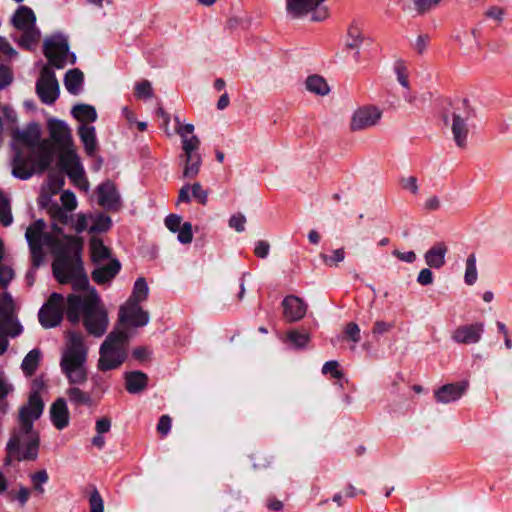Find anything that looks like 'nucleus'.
<instances>
[{"mask_svg": "<svg viewBox=\"0 0 512 512\" xmlns=\"http://www.w3.org/2000/svg\"><path fill=\"white\" fill-rule=\"evenodd\" d=\"M87 355L88 346L85 344L84 336L69 331L62 351L60 368L69 384L65 394L74 407L94 405L91 393L82 388L88 381Z\"/></svg>", "mask_w": 512, "mask_h": 512, "instance_id": "1", "label": "nucleus"}, {"mask_svg": "<svg viewBox=\"0 0 512 512\" xmlns=\"http://www.w3.org/2000/svg\"><path fill=\"white\" fill-rule=\"evenodd\" d=\"M44 409L43 401L33 396L18 411L17 426L7 443L8 458L17 460H35L38 455L40 442L39 432L34 428V422L40 418Z\"/></svg>", "mask_w": 512, "mask_h": 512, "instance_id": "2", "label": "nucleus"}, {"mask_svg": "<svg viewBox=\"0 0 512 512\" xmlns=\"http://www.w3.org/2000/svg\"><path fill=\"white\" fill-rule=\"evenodd\" d=\"M46 224L43 220H37L32 223L25 233L26 240L29 244L33 262L36 266L40 264L43 258V247H48L54 254H64V237L62 229L56 224H52V232H45Z\"/></svg>", "mask_w": 512, "mask_h": 512, "instance_id": "3", "label": "nucleus"}, {"mask_svg": "<svg viewBox=\"0 0 512 512\" xmlns=\"http://www.w3.org/2000/svg\"><path fill=\"white\" fill-rule=\"evenodd\" d=\"M129 347V334L116 327L103 341L99 349L97 369L107 372L119 368L126 360Z\"/></svg>", "mask_w": 512, "mask_h": 512, "instance_id": "4", "label": "nucleus"}, {"mask_svg": "<svg viewBox=\"0 0 512 512\" xmlns=\"http://www.w3.org/2000/svg\"><path fill=\"white\" fill-rule=\"evenodd\" d=\"M83 324L94 337L103 336L109 325L108 312L94 289L83 296Z\"/></svg>", "mask_w": 512, "mask_h": 512, "instance_id": "5", "label": "nucleus"}, {"mask_svg": "<svg viewBox=\"0 0 512 512\" xmlns=\"http://www.w3.org/2000/svg\"><path fill=\"white\" fill-rule=\"evenodd\" d=\"M64 248L67 252L56 254L57 259L53 262V273L61 284L70 282V279L83 270L82 262L79 257L69 259V254H78L83 247V241L80 237L65 236Z\"/></svg>", "mask_w": 512, "mask_h": 512, "instance_id": "6", "label": "nucleus"}, {"mask_svg": "<svg viewBox=\"0 0 512 512\" xmlns=\"http://www.w3.org/2000/svg\"><path fill=\"white\" fill-rule=\"evenodd\" d=\"M15 138L31 149V154L37 155V165L40 170H46L52 162V150L48 140L40 139V129L37 125L28 126L22 131L15 132Z\"/></svg>", "mask_w": 512, "mask_h": 512, "instance_id": "7", "label": "nucleus"}, {"mask_svg": "<svg viewBox=\"0 0 512 512\" xmlns=\"http://www.w3.org/2000/svg\"><path fill=\"white\" fill-rule=\"evenodd\" d=\"M44 55L48 59L49 66L62 69L66 64H74L76 57L69 53L67 39L62 35L51 36L44 41Z\"/></svg>", "mask_w": 512, "mask_h": 512, "instance_id": "8", "label": "nucleus"}, {"mask_svg": "<svg viewBox=\"0 0 512 512\" xmlns=\"http://www.w3.org/2000/svg\"><path fill=\"white\" fill-rule=\"evenodd\" d=\"M35 21L36 18L33 11L26 6H21L13 16V25L25 32L21 44L26 48H30L39 41L40 32L35 28Z\"/></svg>", "mask_w": 512, "mask_h": 512, "instance_id": "9", "label": "nucleus"}, {"mask_svg": "<svg viewBox=\"0 0 512 512\" xmlns=\"http://www.w3.org/2000/svg\"><path fill=\"white\" fill-rule=\"evenodd\" d=\"M59 161L72 182L77 187L88 190L89 183L84 177V169L73 146L61 150Z\"/></svg>", "mask_w": 512, "mask_h": 512, "instance_id": "10", "label": "nucleus"}, {"mask_svg": "<svg viewBox=\"0 0 512 512\" xmlns=\"http://www.w3.org/2000/svg\"><path fill=\"white\" fill-rule=\"evenodd\" d=\"M64 298L59 293H52L39 311V321L44 328L58 326L63 318Z\"/></svg>", "mask_w": 512, "mask_h": 512, "instance_id": "11", "label": "nucleus"}, {"mask_svg": "<svg viewBox=\"0 0 512 512\" xmlns=\"http://www.w3.org/2000/svg\"><path fill=\"white\" fill-rule=\"evenodd\" d=\"M36 91L41 101L46 104H52L59 96V83L55 73L49 65H45L36 83Z\"/></svg>", "mask_w": 512, "mask_h": 512, "instance_id": "12", "label": "nucleus"}, {"mask_svg": "<svg viewBox=\"0 0 512 512\" xmlns=\"http://www.w3.org/2000/svg\"><path fill=\"white\" fill-rule=\"evenodd\" d=\"M382 117V111L373 105L358 107L352 113L349 128L352 132H359L377 125Z\"/></svg>", "mask_w": 512, "mask_h": 512, "instance_id": "13", "label": "nucleus"}, {"mask_svg": "<svg viewBox=\"0 0 512 512\" xmlns=\"http://www.w3.org/2000/svg\"><path fill=\"white\" fill-rule=\"evenodd\" d=\"M325 0H287V10L296 17L312 12V20L323 21L329 13L326 7L321 6Z\"/></svg>", "mask_w": 512, "mask_h": 512, "instance_id": "14", "label": "nucleus"}, {"mask_svg": "<svg viewBox=\"0 0 512 512\" xmlns=\"http://www.w3.org/2000/svg\"><path fill=\"white\" fill-rule=\"evenodd\" d=\"M119 324L125 327L145 326L149 321V314L144 311L139 303L126 301L119 308Z\"/></svg>", "mask_w": 512, "mask_h": 512, "instance_id": "15", "label": "nucleus"}, {"mask_svg": "<svg viewBox=\"0 0 512 512\" xmlns=\"http://www.w3.org/2000/svg\"><path fill=\"white\" fill-rule=\"evenodd\" d=\"M284 318L288 322L301 320L307 312V305L304 301L294 295H289L282 302Z\"/></svg>", "mask_w": 512, "mask_h": 512, "instance_id": "16", "label": "nucleus"}, {"mask_svg": "<svg viewBox=\"0 0 512 512\" xmlns=\"http://www.w3.org/2000/svg\"><path fill=\"white\" fill-rule=\"evenodd\" d=\"M49 132L59 149L62 150L73 146L71 130L63 121L51 120L49 122Z\"/></svg>", "mask_w": 512, "mask_h": 512, "instance_id": "17", "label": "nucleus"}, {"mask_svg": "<svg viewBox=\"0 0 512 512\" xmlns=\"http://www.w3.org/2000/svg\"><path fill=\"white\" fill-rule=\"evenodd\" d=\"M484 326L482 323L459 326L452 335V338L461 344H475L481 339Z\"/></svg>", "mask_w": 512, "mask_h": 512, "instance_id": "18", "label": "nucleus"}, {"mask_svg": "<svg viewBox=\"0 0 512 512\" xmlns=\"http://www.w3.org/2000/svg\"><path fill=\"white\" fill-rule=\"evenodd\" d=\"M98 202L109 210H117L120 206V196L115 185L110 182H104L98 187Z\"/></svg>", "mask_w": 512, "mask_h": 512, "instance_id": "19", "label": "nucleus"}, {"mask_svg": "<svg viewBox=\"0 0 512 512\" xmlns=\"http://www.w3.org/2000/svg\"><path fill=\"white\" fill-rule=\"evenodd\" d=\"M37 155L30 153L28 159H24L21 156H16L13 162V175L20 179H28L35 172H43L37 165Z\"/></svg>", "mask_w": 512, "mask_h": 512, "instance_id": "20", "label": "nucleus"}, {"mask_svg": "<svg viewBox=\"0 0 512 512\" xmlns=\"http://www.w3.org/2000/svg\"><path fill=\"white\" fill-rule=\"evenodd\" d=\"M50 418L53 425L62 430L69 424L70 415L66 400L64 398L56 399L50 407Z\"/></svg>", "mask_w": 512, "mask_h": 512, "instance_id": "21", "label": "nucleus"}, {"mask_svg": "<svg viewBox=\"0 0 512 512\" xmlns=\"http://www.w3.org/2000/svg\"><path fill=\"white\" fill-rule=\"evenodd\" d=\"M469 119V115L466 114L463 116L462 114L454 111L452 113V125L451 130L453 133V138L458 147L464 148L466 146V141L468 137V125L467 121Z\"/></svg>", "mask_w": 512, "mask_h": 512, "instance_id": "22", "label": "nucleus"}, {"mask_svg": "<svg viewBox=\"0 0 512 512\" xmlns=\"http://www.w3.org/2000/svg\"><path fill=\"white\" fill-rule=\"evenodd\" d=\"M467 386L466 382L446 384L435 392V397L438 402L448 404L458 400L466 391Z\"/></svg>", "mask_w": 512, "mask_h": 512, "instance_id": "23", "label": "nucleus"}, {"mask_svg": "<svg viewBox=\"0 0 512 512\" xmlns=\"http://www.w3.org/2000/svg\"><path fill=\"white\" fill-rule=\"evenodd\" d=\"M125 388L131 394L144 391L148 384V376L140 371L127 372L124 375Z\"/></svg>", "mask_w": 512, "mask_h": 512, "instance_id": "24", "label": "nucleus"}, {"mask_svg": "<svg viewBox=\"0 0 512 512\" xmlns=\"http://www.w3.org/2000/svg\"><path fill=\"white\" fill-rule=\"evenodd\" d=\"M448 251L444 243H438L425 253V261L429 267L441 268L445 264V255Z\"/></svg>", "mask_w": 512, "mask_h": 512, "instance_id": "25", "label": "nucleus"}, {"mask_svg": "<svg viewBox=\"0 0 512 512\" xmlns=\"http://www.w3.org/2000/svg\"><path fill=\"white\" fill-rule=\"evenodd\" d=\"M120 263L112 260L108 265L99 267L92 272V278L95 282L102 284L110 281L119 271Z\"/></svg>", "mask_w": 512, "mask_h": 512, "instance_id": "26", "label": "nucleus"}, {"mask_svg": "<svg viewBox=\"0 0 512 512\" xmlns=\"http://www.w3.org/2000/svg\"><path fill=\"white\" fill-rule=\"evenodd\" d=\"M365 34L357 24H351L347 30L346 47L359 53L365 41Z\"/></svg>", "mask_w": 512, "mask_h": 512, "instance_id": "27", "label": "nucleus"}, {"mask_svg": "<svg viewBox=\"0 0 512 512\" xmlns=\"http://www.w3.org/2000/svg\"><path fill=\"white\" fill-rule=\"evenodd\" d=\"M83 81V72L75 68L67 71L64 79V85L71 94L76 95L80 92Z\"/></svg>", "mask_w": 512, "mask_h": 512, "instance_id": "28", "label": "nucleus"}, {"mask_svg": "<svg viewBox=\"0 0 512 512\" xmlns=\"http://www.w3.org/2000/svg\"><path fill=\"white\" fill-rule=\"evenodd\" d=\"M306 89L319 96H325L330 92V87L326 80L319 75H311L305 81Z\"/></svg>", "mask_w": 512, "mask_h": 512, "instance_id": "29", "label": "nucleus"}, {"mask_svg": "<svg viewBox=\"0 0 512 512\" xmlns=\"http://www.w3.org/2000/svg\"><path fill=\"white\" fill-rule=\"evenodd\" d=\"M72 114L78 121L84 123V125L90 122H94L97 119L95 108L87 104H79L74 106Z\"/></svg>", "mask_w": 512, "mask_h": 512, "instance_id": "30", "label": "nucleus"}, {"mask_svg": "<svg viewBox=\"0 0 512 512\" xmlns=\"http://www.w3.org/2000/svg\"><path fill=\"white\" fill-rule=\"evenodd\" d=\"M251 23V18L246 15H231L225 23V29L230 32L246 31Z\"/></svg>", "mask_w": 512, "mask_h": 512, "instance_id": "31", "label": "nucleus"}, {"mask_svg": "<svg viewBox=\"0 0 512 512\" xmlns=\"http://www.w3.org/2000/svg\"><path fill=\"white\" fill-rule=\"evenodd\" d=\"M184 157V169L183 176L185 178H194L197 176L200 170V165L202 162L201 156L197 153L183 155Z\"/></svg>", "mask_w": 512, "mask_h": 512, "instance_id": "32", "label": "nucleus"}, {"mask_svg": "<svg viewBox=\"0 0 512 512\" xmlns=\"http://www.w3.org/2000/svg\"><path fill=\"white\" fill-rule=\"evenodd\" d=\"M79 136L84 144L88 154H93L96 149L95 128L88 125H82L79 128Z\"/></svg>", "mask_w": 512, "mask_h": 512, "instance_id": "33", "label": "nucleus"}, {"mask_svg": "<svg viewBox=\"0 0 512 512\" xmlns=\"http://www.w3.org/2000/svg\"><path fill=\"white\" fill-rule=\"evenodd\" d=\"M91 258L93 262L100 263L101 261L108 259L110 256V250L106 247L102 240L93 237L90 241Z\"/></svg>", "mask_w": 512, "mask_h": 512, "instance_id": "34", "label": "nucleus"}, {"mask_svg": "<svg viewBox=\"0 0 512 512\" xmlns=\"http://www.w3.org/2000/svg\"><path fill=\"white\" fill-rule=\"evenodd\" d=\"M22 331L21 325L13 318V314L2 316L0 320V332L15 337Z\"/></svg>", "mask_w": 512, "mask_h": 512, "instance_id": "35", "label": "nucleus"}, {"mask_svg": "<svg viewBox=\"0 0 512 512\" xmlns=\"http://www.w3.org/2000/svg\"><path fill=\"white\" fill-rule=\"evenodd\" d=\"M41 353L38 349L31 350L24 358L22 362V370L27 376L34 374L38 368Z\"/></svg>", "mask_w": 512, "mask_h": 512, "instance_id": "36", "label": "nucleus"}, {"mask_svg": "<svg viewBox=\"0 0 512 512\" xmlns=\"http://www.w3.org/2000/svg\"><path fill=\"white\" fill-rule=\"evenodd\" d=\"M149 288L144 278H138L134 284L131 296L127 301L141 303L148 297Z\"/></svg>", "mask_w": 512, "mask_h": 512, "instance_id": "37", "label": "nucleus"}, {"mask_svg": "<svg viewBox=\"0 0 512 512\" xmlns=\"http://www.w3.org/2000/svg\"><path fill=\"white\" fill-rule=\"evenodd\" d=\"M67 303V318L69 321L77 323L79 320L78 309L83 305V298L78 295H69L67 298Z\"/></svg>", "mask_w": 512, "mask_h": 512, "instance_id": "38", "label": "nucleus"}, {"mask_svg": "<svg viewBox=\"0 0 512 512\" xmlns=\"http://www.w3.org/2000/svg\"><path fill=\"white\" fill-rule=\"evenodd\" d=\"M48 213L53 219L54 223L58 226V223L60 224H67L70 221V216L68 215V211L61 208L57 204H53L49 206Z\"/></svg>", "mask_w": 512, "mask_h": 512, "instance_id": "39", "label": "nucleus"}, {"mask_svg": "<svg viewBox=\"0 0 512 512\" xmlns=\"http://www.w3.org/2000/svg\"><path fill=\"white\" fill-rule=\"evenodd\" d=\"M477 280L476 256L471 254L466 260L465 282L472 285Z\"/></svg>", "mask_w": 512, "mask_h": 512, "instance_id": "40", "label": "nucleus"}, {"mask_svg": "<svg viewBox=\"0 0 512 512\" xmlns=\"http://www.w3.org/2000/svg\"><path fill=\"white\" fill-rule=\"evenodd\" d=\"M135 96L138 99H149L153 96V88L151 82L142 80L135 85Z\"/></svg>", "mask_w": 512, "mask_h": 512, "instance_id": "41", "label": "nucleus"}, {"mask_svg": "<svg viewBox=\"0 0 512 512\" xmlns=\"http://www.w3.org/2000/svg\"><path fill=\"white\" fill-rule=\"evenodd\" d=\"M75 290H83L86 291V294L91 290L89 288V281L87 275L84 272V269L79 272L77 275L73 276L70 279V282Z\"/></svg>", "mask_w": 512, "mask_h": 512, "instance_id": "42", "label": "nucleus"}, {"mask_svg": "<svg viewBox=\"0 0 512 512\" xmlns=\"http://www.w3.org/2000/svg\"><path fill=\"white\" fill-rule=\"evenodd\" d=\"M34 490L39 493H44L43 484L48 481V474L45 470H40L31 475Z\"/></svg>", "mask_w": 512, "mask_h": 512, "instance_id": "43", "label": "nucleus"}, {"mask_svg": "<svg viewBox=\"0 0 512 512\" xmlns=\"http://www.w3.org/2000/svg\"><path fill=\"white\" fill-rule=\"evenodd\" d=\"M14 313V302L10 294L0 295V317Z\"/></svg>", "mask_w": 512, "mask_h": 512, "instance_id": "44", "label": "nucleus"}, {"mask_svg": "<svg viewBox=\"0 0 512 512\" xmlns=\"http://www.w3.org/2000/svg\"><path fill=\"white\" fill-rule=\"evenodd\" d=\"M0 221L4 226H9L13 221L9 201L6 198L0 199Z\"/></svg>", "mask_w": 512, "mask_h": 512, "instance_id": "45", "label": "nucleus"}, {"mask_svg": "<svg viewBox=\"0 0 512 512\" xmlns=\"http://www.w3.org/2000/svg\"><path fill=\"white\" fill-rule=\"evenodd\" d=\"M63 209L68 212H72L77 207V200L73 192L66 190L61 194L60 197Z\"/></svg>", "mask_w": 512, "mask_h": 512, "instance_id": "46", "label": "nucleus"}, {"mask_svg": "<svg viewBox=\"0 0 512 512\" xmlns=\"http://www.w3.org/2000/svg\"><path fill=\"white\" fill-rule=\"evenodd\" d=\"M288 341L295 347H304L309 341V335L306 333H299L297 331H291L287 334Z\"/></svg>", "mask_w": 512, "mask_h": 512, "instance_id": "47", "label": "nucleus"}, {"mask_svg": "<svg viewBox=\"0 0 512 512\" xmlns=\"http://www.w3.org/2000/svg\"><path fill=\"white\" fill-rule=\"evenodd\" d=\"M89 505L90 512H104V501L97 489L91 492Z\"/></svg>", "mask_w": 512, "mask_h": 512, "instance_id": "48", "label": "nucleus"}, {"mask_svg": "<svg viewBox=\"0 0 512 512\" xmlns=\"http://www.w3.org/2000/svg\"><path fill=\"white\" fill-rule=\"evenodd\" d=\"M3 60H4V58L2 60H0V62H2ZM12 81H13V74H12L11 69L8 66H6L5 64L0 63V90L9 86L12 83Z\"/></svg>", "mask_w": 512, "mask_h": 512, "instance_id": "49", "label": "nucleus"}, {"mask_svg": "<svg viewBox=\"0 0 512 512\" xmlns=\"http://www.w3.org/2000/svg\"><path fill=\"white\" fill-rule=\"evenodd\" d=\"M192 225L189 222H185L182 224L180 229L178 230V240L181 243L188 244L192 241Z\"/></svg>", "mask_w": 512, "mask_h": 512, "instance_id": "50", "label": "nucleus"}, {"mask_svg": "<svg viewBox=\"0 0 512 512\" xmlns=\"http://www.w3.org/2000/svg\"><path fill=\"white\" fill-rule=\"evenodd\" d=\"M200 146V140L196 135H192L182 145L184 155L194 154Z\"/></svg>", "mask_w": 512, "mask_h": 512, "instance_id": "51", "label": "nucleus"}, {"mask_svg": "<svg viewBox=\"0 0 512 512\" xmlns=\"http://www.w3.org/2000/svg\"><path fill=\"white\" fill-rule=\"evenodd\" d=\"M111 224V219L107 216H99L95 223L90 227V232L106 231Z\"/></svg>", "mask_w": 512, "mask_h": 512, "instance_id": "52", "label": "nucleus"}, {"mask_svg": "<svg viewBox=\"0 0 512 512\" xmlns=\"http://www.w3.org/2000/svg\"><path fill=\"white\" fill-rule=\"evenodd\" d=\"M14 278V271L9 266L0 265V286L6 288L10 281Z\"/></svg>", "mask_w": 512, "mask_h": 512, "instance_id": "53", "label": "nucleus"}, {"mask_svg": "<svg viewBox=\"0 0 512 512\" xmlns=\"http://www.w3.org/2000/svg\"><path fill=\"white\" fill-rule=\"evenodd\" d=\"M246 217L241 214H235L229 219V226L234 228L237 232H242L245 229Z\"/></svg>", "mask_w": 512, "mask_h": 512, "instance_id": "54", "label": "nucleus"}, {"mask_svg": "<svg viewBox=\"0 0 512 512\" xmlns=\"http://www.w3.org/2000/svg\"><path fill=\"white\" fill-rule=\"evenodd\" d=\"M441 0H414L416 9L419 13L423 14L440 3Z\"/></svg>", "mask_w": 512, "mask_h": 512, "instance_id": "55", "label": "nucleus"}, {"mask_svg": "<svg viewBox=\"0 0 512 512\" xmlns=\"http://www.w3.org/2000/svg\"><path fill=\"white\" fill-rule=\"evenodd\" d=\"M345 334L354 343H357L360 340V328L354 322H350L346 325Z\"/></svg>", "mask_w": 512, "mask_h": 512, "instance_id": "56", "label": "nucleus"}, {"mask_svg": "<svg viewBox=\"0 0 512 512\" xmlns=\"http://www.w3.org/2000/svg\"><path fill=\"white\" fill-rule=\"evenodd\" d=\"M322 372L324 374H331L336 379H339L342 377V373L338 369V362H336V361L326 362L323 365Z\"/></svg>", "mask_w": 512, "mask_h": 512, "instance_id": "57", "label": "nucleus"}, {"mask_svg": "<svg viewBox=\"0 0 512 512\" xmlns=\"http://www.w3.org/2000/svg\"><path fill=\"white\" fill-rule=\"evenodd\" d=\"M192 194L195 199L198 200L201 204H206L208 192L202 188L199 183H194L192 185Z\"/></svg>", "mask_w": 512, "mask_h": 512, "instance_id": "58", "label": "nucleus"}, {"mask_svg": "<svg viewBox=\"0 0 512 512\" xmlns=\"http://www.w3.org/2000/svg\"><path fill=\"white\" fill-rule=\"evenodd\" d=\"M322 259L326 264L342 262L345 258V251L343 248L336 249L333 251V255L328 257L327 255H321Z\"/></svg>", "mask_w": 512, "mask_h": 512, "instance_id": "59", "label": "nucleus"}, {"mask_svg": "<svg viewBox=\"0 0 512 512\" xmlns=\"http://www.w3.org/2000/svg\"><path fill=\"white\" fill-rule=\"evenodd\" d=\"M181 221L182 219L180 216L171 214L166 218L165 224L170 231L177 232L182 226Z\"/></svg>", "mask_w": 512, "mask_h": 512, "instance_id": "60", "label": "nucleus"}, {"mask_svg": "<svg viewBox=\"0 0 512 512\" xmlns=\"http://www.w3.org/2000/svg\"><path fill=\"white\" fill-rule=\"evenodd\" d=\"M45 388V382L44 380L39 377V378H36L33 380V384H32V392L28 398V401L33 397H37L40 401H43L41 396H40V392Z\"/></svg>", "mask_w": 512, "mask_h": 512, "instance_id": "61", "label": "nucleus"}, {"mask_svg": "<svg viewBox=\"0 0 512 512\" xmlns=\"http://www.w3.org/2000/svg\"><path fill=\"white\" fill-rule=\"evenodd\" d=\"M171 423L172 420L168 415L161 416L157 425V431L162 435H167L171 429Z\"/></svg>", "mask_w": 512, "mask_h": 512, "instance_id": "62", "label": "nucleus"}, {"mask_svg": "<svg viewBox=\"0 0 512 512\" xmlns=\"http://www.w3.org/2000/svg\"><path fill=\"white\" fill-rule=\"evenodd\" d=\"M176 133L181 137L182 145L186 140L189 139L190 136L194 133V125L186 124L185 126H181L180 128H175Z\"/></svg>", "mask_w": 512, "mask_h": 512, "instance_id": "63", "label": "nucleus"}, {"mask_svg": "<svg viewBox=\"0 0 512 512\" xmlns=\"http://www.w3.org/2000/svg\"><path fill=\"white\" fill-rule=\"evenodd\" d=\"M270 250V245L266 241H258L254 248V253L259 258H265Z\"/></svg>", "mask_w": 512, "mask_h": 512, "instance_id": "64", "label": "nucleus"}]
</instances>
